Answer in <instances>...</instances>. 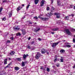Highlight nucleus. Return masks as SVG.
Instances as JSON below:
<instances>
[{
  "instance_id": "13",
  "label": "nucleus",
  "mask_w": 75,
  "mask_h": 75,
  "mask_svg": "<svg viewBox=\"0 0 75 75\" xmlns=\"http://www.w3.org/2000/svg\"><path fill=\"white\" fill-rule=\"evenodd\" d=\"M57 30H58V28L53 29H52V31H57Z\"/></svg>"
},
{
  "instance_id": "47",
  "label": "nucleus",
  "mask_w": 75,
  "mask_h": 75,
  "mask_svg": "<svg viewBox=\"0 0 75 75\" xmlns=\"http://www.w3.org/2000/svg\"><path fill=\"white\" fill-rule=\"evenodd\" d=\"M4 64H7V62H4Z\"/></svg>"
},
{
  "instance_id": "16",
  "label": "nucleus",
  "mask_w": 75,
  "mask_h": 75,
  "mask_svg": "<svg viewBox=\"0 0 75 75\" xmlns=\"http://www.w3.org/2000/svg\"><path fill=\"white\" fill-rule=\"evenodd\" d=\"M38 1H39V0H35V4H37Z\"/></svg>"
},
{
  "instance_id": "63",
  "label": "nucleus",
  "mask_w": 75,
  "mask_h": 75,
  "mask_svg": "<svg viewBox=\"0 0 75 75\" xmlns=\"http://www.w3.org/2000/svg\"><path fill=\"white\" fill-rule=\"evenodd\" d=\"M56 57H57V56H55V57L56 58Z\"/></svg>"
},
{
  "instance_id": "58",
  "label": "nucleus",
  "mask_w": 75,
  "mask_h": 75,
  "mask_svg": "<svg viewBox=\"0 0 75 75\" xmlns=\"http://www.w3.org/2000/svg\"><path fill=\"white\" fill-rule=\"evenodd\" d=\"M75 10V6H74V8H73Z\"/></svg>"
},
{
  "instance_id": "56",
  "label": "nucleus",
  "mask_w": 75,
  "mask_h": 75,
  "mask_svg": "<svg viewBox=\"0 0 75 75\" xmlns=\"http://www.w3.org/2000/svg\"><path fill=\"white\" fill-rule=\"evenodd\" d=\"M75 68V65H74V66H73V68Z\"/></svg>"
},
{
  "instance_id": "23",
  "label": "nucleus",
  "mask_w": 75,
  "mask_h": 75,
  "mask_svg": "<svg viewBox=\"0 0 75 75\" xmlns=\"http://www.w3.org/2000/svg\"><path fill=\"white\" fill-rule=\"evenodd\" d=\"M14 30H19L20 28L18 27L14 28Z\"/></svg>"
},
{
  "instance_id": "44",
  "label": "nucleus",
  "mask_w": 75,
  "mask_h": 75,
  "mask_svg": "<svg viewBox=\"0 0 75 75\" xmlns=\"http://www.w3.org/2000/svg\"><path fill=\"white\" fill-rule=\"evenodd\" d=\"M4 61L5 62H7V59H5L4 60Z\"/></svg>"
},
{
  "instance_id": "22",
  "label": "nucleus",
  "mask_w": 75,
  "mask_h": 75,
  "mask_svg": "<svg viewBox=\"0 0 75 75\" xmlns=\"http://www.w3.org/2000/svg\"><path fill=\"white\" fill-rule=\"evenodd\" d=\"M16 59L19 61H21V58H17Z\"/></svg>"
},
{
  "instance_id": "17",
  "label": "nucleus",
  "mask_w": 75,
  "mask_h": 75,
  "mask_svg": "<svg viewBox=\"0 0 75 75\" xmlns=\"http://www.w3.org/2000/svg\"><path fill=\"white\" fill-rule=\"evenodd\" d=\"M60 52H61V53H63V52L64 53L65 52V50L62 49L60 51Z\"/></svg>"
},
{
  "instance_id": "29",
  "label": "nucleus",
  "mask_w": 75,
  "mask_h": 75,
  "mask_svg": "<svg viewBox=\"0 0 75 75\" xmlns=\"http://www.w3.org/2000/svg\"><path fill=\"white\" fill-rule=\"evenodd\" d=\"M73 7H74V5H70V6H69V8H73Z\"/></svg>"
},
{
  "instance_id": "14",
  "label": "nucleus",
  "mask_w": 75,
  "mask_h": 75,
  "mask_svg": "<svg viewBox=\"0 0 75 75\" xmlns=\"http://www.w3.org/2000/svg\"><path fill=\"white\" fill-rule=\"evenodd\" d=\"M15 53V52L14 51H12L11 52L10 54L11 55H14V53Z\"/></svg>"
},
{
  "instance_id": "3",
  "label": "nucleus",
  "mask_w": 75,
  "mask_h": 75,
  "mask_svg": "<svg viewBox=\"0 0 75 75\" xmlns=\"http://www.w3.org/2000/svg\"><path fill=\"white\" fill-rule=\"evenodd\" d=\"M65 31L68 34V35H71V32L69 30V29H66L65 30Z\"/></svg>"
},
{
  "instance_id": "25",
  "label": "nucleus",
  "mask_w": 75,
  "mask_h": 75,
  "mask_svg": "<svg viewBox=\"0 0 75 75\" xmlns=\"http://www.w3.org/2000/svg\"><path fill=\"white\" fill-rule=\"evenodd\" d=\"M41 68H40V69H43V70H45V68H46V67H45V68L43 67H41Z\"/></svg>"
},
{
  "instance_id": "32",
  "label": "nucleus",
  "mask_w": 75,
  "mask_h": 75,
  "mask_svg": "<svg viewBox=\"0 0 75 75\" xmlns=\"http://www.w3.org/2000/svg\"><path fill=\"white\" fill-rule=\"evenodd\" d=\"M29 6H30V5H28L26 7V10H28V9L29 8Z\"/></svg>"
},
{
  "instance_id": "8",
  "label": "nucleus",
  "mask_w": 75,
  "mask_h": 75,
  "mask_svg": "<svg viewBox=\"0 0 75 75\" xmlns=\"http://www.w3.org/2000/svg\"><path fill=\"white\" fill-rule=\"evenodd\" d=\"M46 51L44 49H42L41 50V53H42L43 54H44L45 53Z\"/></svg>"
},
{
  "instance_id": "50",
  "label": "nucleus",
  "mask_w": 75,
  "mask_h": 75,
  "mask_svg": "<svg viewBox=\"0 0 75 75\" xmlns=\"http://www.w3.org/2000/svg\"><path fill=\"white\" fill-rule=\"evenodd\" d=\"M29 24H32V22H29Z\"/></svg>"
},
{
  "instance_id": "1",
  "label": "nucleus",
  "mask_w": 75,
  "mask_h": 75,
  "mask_svg": "<svg viewBox=\"0 0 75 75\" xmlns=\"http://www.w3.org/2000/svg\"><path fill=\"white\" fill-rule=\"evenodd\" d=\"M40 57H41V54L39 52H38L35 56V58L36 59H38Z\"/></svg>"
},
{
  "instance_id": "7",
  "label": "nucleus",
  "mask_w": 75,
  "mask_h": 75,
  "mask_svg": "<svg viewBox=\"0 0 75 75\" xmlns=\"http://www.w3.org/2000/svg\"><path fill=\"white\" fill-rule=\"evenodd\" d=\"M40 28H36L34 30V31L35 33H37V32H38V31H40Z\"/></svg>"
},
{
  "instance_id": "9",
  "label": "nucleus",
  "mask_w": 75,
  "mask_h": 75,
  "mask_svg": "<svg viewBox=\"0 0 75 75\" xmlns=\"http://www.w3.org/2000/svg\"><path fill=\"white\" fill-rule=\"evenodd\" d=\"M44 2H45V1L42 0V1L40 3V6H43L44 4Z\"/></svg>"
},
{
  "instance_id": "10",
  "label": "nucleus",
  "mask_w": 75,
  "mask_h": 75,
  "mask_svg": "<svg viewBox=\"0 0 75 75\" xmlns=\"http://www.w3.org/2000/svg\"><path fill=\"white\" fill-rule=\"evenodd\" d=\"M57 4L59 6H61V2H60V0H57Z\"/></svg>"
},
{
  "instance_id": "61",
  "label": "nucleus",
  "mask_w": 75,
  "mask_h": 75,
  "mask_svg": "<svg viewBox=\"0 0 75 75\" xmlns=\"http://www.w3.org/2000/svg\"><path fill=\"white\" fill-rule=\"evenodd\" d=\"M8 59H9L10 60H11V59L10 58H9Z\"/></svg>"
},
{
  "instance_id": "57",
  "label": "nucleus",
  "mask_w": 75,
  "mask_h": 75,
  "mask_svg": "<svg viewBox=\"0 0 75 75\" xmlns=\"http://www.w3.org/2000/svg\"><path fill=\"white\" fill-rule=\"evenodd\" d=\"M22 6L23 7H24V4H22Z\"/></svg>"
},
{
  "instance_id": "27",
  "label": "nucleus",
  "mask_w": 75,
  "mask_h": 75,
  "mask_svg": "<svg viewBox=\"0 0 75 75\" xmlns=\"http://www.w3.org/2000/svg\"><path fill=\"white\" fill-rule=\"evenodd\" d=\"M65 19L67 20H69V17L68 16H67L65 17Z\"/></svg>"
},
{
  "instance_id": "31",
  "label": "nucleus",
  "mask_w": 75,
  "mask_h": 75,
  "mask_svg": "<svg viewBox=\"0 0 75 75\" xmlns=\"http://www.w3.org/2000/svg\"><path fill=\"white\" fill-rule=\"evenodd\" d=\"M57 61H58V59L56 58L55 59H54V62H57Z\"/></svg>"
},
{
  "instance_id": "33",
  "label": "nucleus",
  "mask_w": 75,
  "mask_h": 75,
  "mask_svg": "<svg viewBox=\"0 0 75 75\" xmlns=\"http://www.w3.org/2000/svg\"><path fill=\"white\" fill-rule=\"evenodd\" d=\"M48 14L50 16H52V13H51V12L49 13Z\"/></svg>"
},
{
  "instance_id": "12",
  "label": "nucleus",
  "mask_w": 75,
  "mask_h": 75,
  "mask_svg": "<svg viewBox=\"0 0 75 75\" xmlns=\"http://www.w3.org/2000/svg\"><path fill=\"white\" fill-rule=\"evenodd\" d=\"M28 56V54H24L23 56V59H25V58H26V57H27Z\"/></svg>"
},
{
  "instance_id": "53",
  "label": "nucleus",
  "mask_w": 75,
  "mask_h": 75,
  "mask_svg": "<svg viewBox=\"0 0 75 75\" xmlns=\"http://www.w3.org/2000/svg\"><path fill=\"white\" fill-rule=\"evenodd\" d=\"M51 34H54V32H51Z\"/></svg>"
},
{
  "instance_id": "64",
  "label": "nucleus",
  "mask_w": 75,
  "mask_h": 75,
  "mask_svg": "<svg viewBox=\"0 0 75 75\" xmlns=\"http://www.w3.org/2000/svg\"><path fill=\"white\" fill-rule=\"evenodd\" d=\"M61 58H62V57H61Z\"/></svg>"
},
{
  "instance_id": "51",
  "label": "nucleus",
  "mask_w": 75,
  "mask_h": 75,
  "mask_svg": "<svg viewBox=\"0 0 75 75\" xmlns=\"http://www.w3.org/2000/svg\"><path fill=\"white\" fill-rule=\"evenodd\" d=\"M65 44H69V43H68V42H66Z\"/></svg>"
},
{
  "instance_id": "40",
  "label": "nucleus",
  "mask_w": 75,
  "mask_h": 75,
  "mask_svg": "<svg viewBox=\"0 0 75 75\" xmlns=\"http://www.w3.org/2000/svg\"><path fill=\"white\" fill-rule=\"evenodd\" d=\"M7 42L8 43H10V40H7Z\"/></svg>"
},
{
  "instance_id": "52",
  "label": "nucleus",
  "mask_w": 75,
  "mask_h": 75,
  "mask_svg": "<svg viewBox=\"0 0 75 75\" xmlns=\"http://www.w3.org/2000/svg\"><path fill=\"white\" fill-rule=\"evenodd\" d=\"M57 67H59V65H58V64H57Z\"/></svg>"
},
{
  "instance_id": "21",
  "label": "nucleus",
  "mask_w": 75,
  "mask_h": 75,
  "mask_svg": "<svg viewBox=\"0 0 75 75\" xmlns=\"http://www.w3.org/2000/svg\"><path fill=\"white\" fill-rule=\"evenodd\" d=\"M16 35L17 36H20V35H21V34H20V33L19 32H18L17 33H16Z\"/></svg>"
},
{
  "instance_id": "54",
  "label": "nucleus",
  "mask_w": 75,
  "mask_h": 75,
  "mask_svg": "<svg viewBox=\"0 0 75 75\" xmlns=\"http://www.w3.org/2000/svg\"><path fill=\"white\" fill-rule=\"evenodd\" d=\"M54 74H55L57 73V71H54Z\"/></svg>"
},
{
  "instance_id": "6",
  "label": "nucleus",
  "mask_w": 75,
  "mask_h": 75,
  "mask_svg": "<svg viewBox=\"0 0 75 75\" xmlns=\"http://www.w3.org/2000/svg\"><path fill=\"white\" fill-rule=\"evenodd\" d=\"M54 15L56 16V17L57 18H60V14L55 13H54Z\"/></svg>"
},
{
  "instance_id": "35",
  "label": "nucleus",
  "mask_w": 75,
  "mask_h": 75,
  "mask_svg": "<svg viewBox=\"0 0 75 75\" xmlns=\"http://www.w3.org/2000/svg\"><path fill=\"white\" fill-rule=\"evenodd\" d=\"M27 48H28V49H30V48H31V47L30 46V45H28V46Z\"/></svg>"
},
{
  "instance_id": "19",
  "label": "nucleus",
  "mask_w": 75,
  "mask_h": 75,
  "mask_svg": "<svg viewBox=\"0 0 75 75\" xmlns=\"http://www.w3.org/2000/svg\"><path fill=\"white\" fill-rule=\"evenodd\" d=\"M14 68H15V70H18L20 69V68H19V67H15Z\"/></svg>"
},
{
  "instance_id": "62",
  "label": "nucleus",
  "mask_w": 75,
  "mask_h": 75,
  "mask_svg": "<svg viewBox=\"0 0 75 75\" xmlns=\"http://www.w3.org/2000/svg\"><path fill=\"white\" fill-rule=\"evenodd\" d=\"M74 48H75V45H74Z\"/></svg>"
},
{
  "instance_id": "34",
  "label": "nucleus",
  "mask_w": 75,
  "mask_h": 75,
  "mask_svg": "<svg viewBox=\"0 0 75 75\" xmlns=\"http://www.w3.org/2000/svg\"><path fill=\"white\" fill-rule=\"evenodd\" d=\"M7 0H3L2 1V2L3 3H6V2H7Z\"/></svg>"
},
{
  "instance_id": "26",
  "label": "nucleus",
  "mask_w": 75,
  "mask_h": 75,
  "mask_svg": "<svg viewBox=\"0 0 75 75\" xmlns=\"http://www.w3.org/2000/svg\"><path fill=\"white\" fill-rule=\"evenodd\" d=\"M3 7H1V8H0V14H1V12L3 10Z\"/></svg>"
},
{
  "instance_id": "4",
  "label": "nucleus",
  "mask_w": 75,
  "mask_h": 75,
  "mask_svg": "<svg viewBox=\"0 0 75 75\" xmlns=\"http://www.w3.org/2000/svg\"><path fill=\"white\" fill-rule=\"evenodd\" d=\"M38 17V18H40L41 20H43V21H46V20H48L47 18L41 17L40 16H39Z\"/></svg>"
},
{
  "instance_id": "60",
  "label": "nucleus",
  "mask_w": 75,
  "mask_h": 75,
  "mask_svg": "<svg viewBox=\"0 0 75 75\" xmlns=\"http://www.w3.org/2000/svg\"><path fill=\"white\" fill-rule=\"evenodd\" d=\"M24 18H25V16H24V17H23L22 18H23V19H24Z\"/></svg>"
},
{
  "instance_id": "5",
  "label": "nucleus",
  "mask_w": 75,
  "mask_h": 75,
  "mask_svg": "<svg viewBox=\"0 0 75 75\" xmlns=\"http://www.w3.org/2000/svg\"><path fill=\"white\" fill-rule=\"evenodd\" d=\"M28 63V62L27 61H25V62H22V67H24L25 65V64H27Z\"/></svg>"
},
{
  "instance_id": "28",
  "label": "nucleus",
  "mask_w": 75,
  "mask_h": 75,
  "mask_svg": "<svg viewBox=\"0 0 75 75\" xmlns=\"http://www.w3.org/2000/svg\"><path fill=\"white\" fill-rule=\"evenodd\" d=\"M60 62H64V59L61 58L60 59Z\"/></svg>"
},
{
  "instance_id": "30",
  "label": "nucleus",
  "mask_w": 75,
  "mask_h": 75,
  "mask_svg": "<svg viewBox=\"0 0 75 75\" xmlns=\"http://www.w3.org/2000/svg\"><path fill=\"white\" fill-rule=\"evenodd\" d=\"M46 70L47 71V72H50V69L48 68H47Z\"/></svg>"
},
{
  "instance_id": "43",
  "label": "nucleus",
  "mask_w": 75,
  "mask_h": 75,
  "mask_svg": "<svg viewBox=\"0 0 75 75\" xmlns=\"http://www.w3.org/2000/svg\"><path fill=\"white\" fill-rule=\"evenodd\" d=\"M53 0H51V4H52V3H53Z\"/></svg>"
},
{
  "instance_id": "2",
  "label": "nucleus",
  "mask_w": 75,
  "mask_h": 75,
  "mask_svg": "<svg viewBox=\"0 0 75 75\" xmlns=\"http://www.w3.org/2000/svg\"><path fill=\"white\" fill-rule=\"evenodd\" d=\"M59 42H54L53 43L52 45V47L53 48H55V47L58 44H59Z\"/></svg>"
},
{
  "instance_id": "46",
  "label": "nucleus",
  "mask_w": 75,
  "mask_h": 75,
  "mask_svg": "<svg viewBox=\"0 0 75 75\" xmlns=\"http://www.w3.org/2000/svg\"><path fill=\"white\" fill-rule=\"evenodd\" d=\"M38 40H39V41H41V39H40V38H38Z\"/></svg>"
},
{
  "instance_id": "11",
  "label": "nucleus",
  "mask_w": 75,
  "mask_h": 75,
  "mask_svg": "<svg viewBox=\"0 0 75 75\" xmlns=\"http://www.w3.org/2000/svg\"><path fill=\"white\" fill-rule=\"evenodd\" d=\"M21 31H22V32L23 33V35H25V34H26V32H25V30H21Z\"/></svg>"
},
{
  "instance_id": "55",
  "label": "nucleus",
  "mask_w": 75,
  "mask_h": 75,
  "mask_svg": "<svg viewBox=\"0 0 75 75\" xmlns=\"http://www.w3.org/2000/svg\"><path fill=\"white\" fill-rule=\"evenodd\" d=\"M25 69H26V70L27 69H26V68H25L23 70V71H25Z\"/></svg>"
},
{
  "instance_id": "15",
  "label": "nucleus",
  "mask_w": 75,
  "mask_h": 75,
  "mask_svg": "<svg viewBox=\"0 0 75 75\" xmlns=\"http://www.w3.org/2000/svg\"><path fill=\"white\" fill-rule=\"evenodd\" d=\"M11 64V63H9L7 66L4 68V69H6V68H8V67H9V66H10Z\"/></svg>"
},
{
  "instance_id": "39",
  "label": "nucleus",
  "mask_w": 75,
  "mask_h": 75,
  "mask_svg": "<svg viewBox=\"0 0 75 75\" xmlns=\"http://www.w3.org/2000/svg\"><path fill=\"white\" fill-rule=\"evenodd\" d=\"M46 9H47V11H48V10H50V8L49 7H47Z\"/></svg>"
},
{
  "instance_id": "48",
  "label": "nucleus",
  "mask_w": 75,
  "mask_h": 75,
  "mask_svg": "<svg viewBox=\"0 0 75 75\" xmlns=\"http://www.w3.org/2000/svg\"><path fill=\"white\" fill-rule=\"evenodd\" d=\"M52 10H54V8L53 7H52Z\"/></svg>"
},
{
  "instance_id": "18",
  "label": "nucleus",
  "mask_w": 75,
  "mask_h": 75,
  "mask_svg": "<svg viewBox=\"0 0 75 75\" xmlns=\"http://www.w3.org/2000/svg\"><path fill=\"white\" fill-rule=\"evenodd\" d=\"M22 7L20 6L18 7L17 8V11H19V10H21V9Z\"/></svg>"
},
{
  "instance_id": "41",
  "label": "nucleus",
  "mask_w": 75,
  "mask_h": 75,
  "mask_svg": "<svg viewBox=\"0 0 75 75\" xmlns=\"http://www.w3.org/2000/svg\"><path fill=\"white\" fill-rule=\"evenodd\" d=\"M10 39L11 40H14V38H13V37H11L10 38Z\"/></svg>"
},
{
  "instance_id": "36",
  "label": "nucleus",
  "mask_w": 75,
  "mask_h": 75,
  "mask_svg": "<svg viewBox=\"0 0 75 75\" xmlns=\"http://www.w3.org/2000/svg\"><path fill=\"white\" fill-rule=\"evenodd\" d=\"M34 19H36V20H37L38 19V18H37V17L35 16L34 17Z\"/></svg>"
},
{
  "instance_id": "38",
  "label": "nucleus",
  "mask_w": 75,
  "mask_h": 75,
  "mask_svg": "<svg viewBox=\"0 0 75 75\" xmlns=\"http://www.w3.org/2000/svg\"><path fill=\"white\" fill-rule=\"evenodd\" d=\"M73 42L74 43H75V39L74 38H73Z\"/></svg>"
},
{
  "instance_id": "24",
  "label": "nucleus",
  "mask_w": 75,
  "mask_h": 75,
  "mask_svg": "<svg viewBox=\"0 0 75 75\" xmlns=\"http://www.w3.org/2000/svg\"><path fill=\"white\" fill-rule=\"evenodd\" d=\"M9 17H11L12 16V13H11L10 12L9 13Z\"/></svg>"
},
{
  "instance_id": "49",
  "label": "nucleus",
  "mask_w": 75,
  "mask_h": 75,
  "mask_svg": "<svg viewBox=\"0 0 75 75\" xmlns=\"http://www.w3.org/2000/svg\"><path fill=\"white\" fill-rule=\"evenodd\" d=\"M34 42H31V44H34Z\"/></svg>"
},
{
  "instance_id": "42",
  "label": "nucleus",
  "mask_w": 75,
  "mask_h": 75,
  "mask_svg": "<svg viewBox=\"0 0 75 75\" xmlns=\"http://www.w3.org/2000/svg\"><path fill=\"white\" fill-rule=\"evenodd\" d=\"M2 20L4 21H5V20H6V18H4L3 19H2Z\"/></svg>"
},
{
  "instance_id": "37",
  "label": "nucleus",
  "mask_w": 75,
  "mask_h": 75,
  "mask_svg": "<svg viewBox=\"0 0 75 75\" xmlns=\"http://www.w3.org/2000/svg\"><path fill=\"white\" fill-rule=\"evenodd\" d=\"M70 16H72V17H74V14H72L71 15H69Z\"/></svg>"
},
{
  "instance_id": "59",
  "label": "nucleus",
  "mask_w": 75,
  "mask_h": 75,
  "mask_svg": "<svg viewBox=\"0 0 75 75\" xmlns=\"http://www.w3.org/2000/svg\"><path fill=\"white\" fill-rule=\"evenodd\" d=\"M30 39H31V38L30 37L29 38L28 40H30Z\"/></svg>"
},
{
  "instance_id": "20",
  "label": "nucleus",
  "mask_w": 75,
  "mask_h": 75,
  "mask_svg": "<svg viewBox=\"0 0 75 75\" xmlns=\"http://www.w3.org/2000/svg\"><path fill=\"white\" fill-rule=\"evenodd\" d=\"M66 47L67 48H70V47H71V46L70 45H66Z\"/></svg>"
},
{
  "instance_id": "45",
  "label": "nucleus",
  "mask_w": 75,
  "mask_h": 75,
  "mask_svg": "<svg viewBox=\"0 0 75 75\" xmlns=\"http://www.w3.org/2000/svg\"><path fill=\"white\" fill-rule=\"evenodd\" d=\"M46 52L47 54H48V55L49 54V52H48V51H46Z\"/></svg>"
}]
</instances>
